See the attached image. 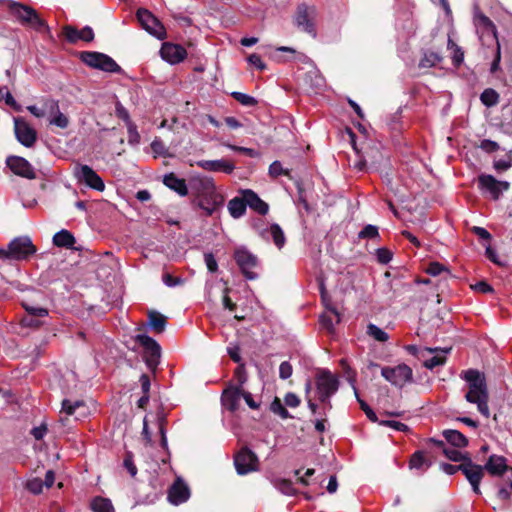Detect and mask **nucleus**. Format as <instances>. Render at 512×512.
Masks as SVG:
<instances>
[{"instance_id":"59","label":"nucleus","mask_w":512,"mask_h":512,"mask_svg":"<svg viewBox=\"0 0 512 512\" xmlns=\"http://www.w3.org/2000/svg\"><path fill=\"white\" fill-rule=\"evenodd\" d=\"M319 322L321 327L326 329L329 333H332L334 331V322L331 315H321L319 318Z\"/></svg>"},{"instance_id":"27","label":"nucleus","mask_w":512,"mask_h":512,"mask_svg":"<svg viewBox=\"0 0 512 512\" xmlns=\"http://www.w3.org/2000/svg\"><path fill=\"white\" fill-rule=\"evenodd\" d=\"M451 350H452L451 347H449V348H439V347L425 348L426 352L434 353L436 355H434L430 359L425 360L423 363V366L427 369L432 370L433 368H435L437 366L444 365L447 361L445 354H448Z\"/></svg>"},{"instance_id":"6","label":"nucleus","mask_w":512,"mask_h":512,"mask_svg":"<svg viewBox=\"0 0 512 512\" xmlns=\"http://www.w3.org/2000/svg\"><path fill=\"white\" fill-rule=\"evenodd\" d=\"M135 341L139 343L143 349V358L147 367L155 371L160 363L161 347L152 337L146 334H137L134 337Z\"/></svg>"},{"instance_id":"29","label":"nucleus","mask_w":512,"mask_h":512,"mask_svg":"<svg viewBox=\"0 0 512 512\" xmlns=\"http://www.w3.org/2000/svg\"><path fill=\"white\" fill-rule=\"evenodd\" d=\"M426 451L417 450L415 451L409 459V468L411 470L415 469L420 472L426 471L432 465V461L430 458L426 456Z\"/></svg>"},{"instance_id":"11","label":"nucleus","mask_w":512,"mask_h":512,"mask_svg":"<svg viewBox=\"0 0 512 512\" xmlns=\"http://www.w3.org/2000/svg\"><path fill=\"white\" fill-rule=\"evenodd\" d=\"M234 465L239 475H246L259 470V459L248 447H243L234 456Z\"/></svg>"},{"instance_id":"41","label":"nucleus","mask_w":512,"mask_h":512,"mask_svg":"<svg viewBox=\"0 0 512 512\" xmlns=\"http://www.w3.org/2000/svg\"><path fill=\"white\" fill-rule=\"evenodd\" d=\"M275 487L283 494L292 496L296 494L293 482L289 479H278L274 482Z\"/></svg>"},{"instance_id":"62","label":"nucleus","mask_w":512,"mask_h":512,"mask_svg":"<svg viewBox=\"0 0 512 512\" xmlns=\"http://www.w3.org/2000/svg\"><path fill=\"white\" fill-rule=\"evenodd\" d=\"M205 263L207 266V269L211 273H215L218 270V264L217 261L212 253H205L204 254Z\"/></svg>"},{"instance_id":"60","label":"nucleus","mask_w":512,"mask_h":512,"mask_svg":"<svg viewBox=\"0 0 512 512\" xmlns=\"http://www.w3.org/2000/svg\"><path fill=\"white\" fill-rule=\"evenodd\" d=\"M285 405L291 408H296L300 405V398L293 392H288L284 397Z\"/></svg>"},{"instance_id":"31","label":"nucleus","mask_w":512,"mask_h":512,"mask_svg":"<svg viewBox=\"0 0 512 512\" xmlns=\"http://www.w3.org/2000/svg\"><path fill=\"white\" fill-rule=\"evenodd\" d=\"M75 243L74 235L66 229L60 230L53 236V244L57 247L71 249Z\"/></svg>"},{"instance_id":"12","label":"nucleus","mask_w":512,"mask_h":512,"mask_svg":"<svg viewBox=\"0 0 512 512\" xmlns=\"http://www.w3.org/2000/svg\"><path fill=\"white\" fill-rule=\"evenodd\" d=\"M210 196H204L199 199H192V206L202 210V215L205 217L212 216L224 204V196L219 192H213Z\"/></svg>"},{"instance_id":"20","label":"nucleus","mask_w":512,"mask_h":512,"mask_svg":"<svg viewBox=\"0 0 512 512\" xmlns=\"http://www.w3.org/2000/svg\"><path fill=\"white\" fill-rule=\"evenodd\" d=\"M241 387H235L233 384H229L225 388L221 395L222 405L230 412H235L239 408V401L241 398Z\"/></svg>"},{"instance_id":"32","label":"nucleus","mask_w":512,"mask_h":512,"mask_svg":"<svg viewBox=\"0 0 512 512\" xmlns=\"http://www.w3.org/2000/svg\"><path fill=\"white\" fill-rule=\"evenodd\" d=\"M246 208L247 202L244 196L242 198L234 197L228 202V211L230 215L235 219L243 216L246 212Z\"/></svg>"},{"instance_id":"15","label":"nucleus","mask_w":512,"mask_h":512,"mask_svg":"<svg viewBox=\"0 0 512 512\" xmlns=\"http://www.w3.org/2000/svg\"><path fill=\"white\" fill-rule=\"evenodd\" d=\"M14 131L17 140L25 147H32L37 140V132L23 118H14Z\"/></svg>"},{"instance_id":"56","label":"nucleus","mask_w":512,"mask_h":512,"mask_svg":"<svg viewBox=\"0 0 512 512\" xmlns=\"http://www.w3.org/2000/svg\"><path fill=\"white\" fill-rule=\"evenodd\" d=\"M43 481L39 478H34L26 483V488L33 494H39L43 489Z\"/></svg>"},{"instance_id":"14","label":"nucleus","mask_w":512,"mask_h":512,"mask_svg":"<svg viewBox=\"0 0 512 512\" xmlns=\"http://www.w3.org/2000/svg\"><path fill=\"white\" fill-rule=\"evenodd\" d=\"M188 185L193 199L210 196L209 194L217 191L214 180L204 175L192 176L188 181Z\"/></svg>"},{"instance_id":"33","label":"nucleus","mask_w":512,"mask_h":512,"mask_svg":"<svg viewBox=\"0 0 512 512\" xmlns=\"http://www.w3.org/2000/svg\"><path fill=\"white\" fill-rule=\"evenodd\" d=\"M266 232L270 233L272 240L278 249H281L285 245L286 237L282 228L277 223L272 224L269 230L264 229L260 231V235L265 238Z\"/></svg>"},{"instance_id":"38","label":"nucleus","mask_w":512,"mask_h":512,"mask_svg":"<svg viewBox=\"0 0 512 512\" xmlns=\"http://www.w3.org/2000/svg\"><path fill=\"white\" fill-rule=\"evenodd\" d=\"M480 100L486 107H493L499 102V94L494 89L487 88L481 93Z\"/></svg>"},{"instance_id":"43","label":"nucleus","mask_w":512,"mask_h":512,"mask_svg":"<svg viewBox=\"0 0 512 512\" xmlns=\"http://www.w3.org/2000/svg\"><path fill=\"white\" fill-rule=\"evenodd\" d=\"M79 408H85V403L82 400H76L74 402L64 399L62 401V411L67 415L72 416L76 413V410Z\"/></svg>"},{"instance_id":"24","label":"nucleus","mask_w":512,"mask_h":512,"mask_svg":"<svg viewBox=\"0 0 512 512\" xmlns=\"http://www.w3.org/2000/svg\"><path fill=\"white\" fill-rule=\"evenodd\" d=\"M162 182L166 187L176 192L181 197H185L189 193V185L186 183V180L179 178L173 172L165 174Z\"/></svg>"},{"instance_id":"61","label":"nucleus","mask_w":512,"mask_h":512,"mask_svg":"<svg viewBox=\"0 0 512 512\" xmlns=\"http://www.w3.org/2000/svg\"><path fill=\"white\" fill-rule=\"evenodd\" d=\"M293 372L292 365L288 361H284L279 367V376L281 379H288Z\"/></svg>"},{"instance_id":"8","label":"nucleus","mask_w":512,"mask_h":512,"mask_svg":"<svg viewBox=\"0 0 512 512\" xmlns=\"http://www.w3.org/2000/svg\"><path fill=\"white\" fill-rule=\"evenodd\" d=\"M233 258L247 280H255L258 278V274L252 271V269L256 268L259 264V259L256 255L245 247H240L235 249Z\"/></svg>"},{"instance_id":"49","label":"nucleus","mask_w":512,"mask_h":512,"mask_svg":"<svg viewBox=\"0 0 512 512\" xmlns=\"http://www.w3.org/2000/svg\"><path fill=\"white\" fill-rule=\"evenodd\" d=\"M340 366L348 380V382L351 384L352 388L354 389L355 386V382H356V371L353 370L349 364H348V361L346 359H341L340 360Z\"/></svg>"},{"instance_id":"42","label":"nucleus","mask_w":512,"mask_h":512,"mask_svg":"<svg viewBox=\"0 0 512 512\" xmlns=\"http://www.w3.org/2000/svg\"><path fill=\"white\" fill-rule=\"evenodd\" d=\"M367 334L379 342H386L389 339V335L384 330L372 323L367 326Z\"/></svg>"},{"instance_id":"5","label":"nucleus","mask_w":512,"mask_h":512,"mask_svg":"<svg viewBox=\"0 0 512 512\" xmlns=\"http://www.w3.org/2000/svg\"><path fill=\"white\" fill-rule=\"evenodd\" d=\"M79 58L89 67L105 72L119 73L122 70L113 58L101 52L82 51L79 54Z\"/></svg>"},{"instance_id":"23","label":"nucleus","mask_w":512,"mask_h":512,"mask_svg":"<svg viewBox=\"0 0 512 512\" xmlns=\"http://www.w3.org/2000/svg\"><path fill=\"white\" fill-rule=\"evenodd\" d=\"M317 392L333 395L337 392L339 382L329 371H323L316 380Z\"/></svg>"},{"instance_id":"45","label":"nucleus","mask_w":512,"mask_h":512,"mask_svg":"<svg viewBox=\"0 0 512 512\" xmlns=\"http://www.w3.org/2000/svg\"><path fill=\"white\" fill-rule=\"evenodd\" d=\"M62 32L66 40L71 44H75L77 41L81 40L80 30L72 25H65L62 28Z\"/></svg>"},{"instance_id":"16","label":"nucleus","mask_w":512,"mask_h":512,"mask_svg":"<svg viewBox=\"0 0 512 512\" xmlns=\"http://www.w3.org/2000/svg\"><path fill=\"white\" fill-rule=\"evenodd\" d=\"M6 164L9 167V169L14 174H16L18 176H21V177L27 178V179H35L36 178V173L34 171V168L29 163V161L23 157L9 156L6 159Z\"/></svg>"},{"instance_id":"48","label":"nucleus","mask_w":512,"mask_h":512,"mask_svg":"<svg viewBox=\"0 0 512 512\" xmlns=\"http://www.w3.org/2000/svg\"><path fill=\"white\" fill-rule=\"evenodd\" d=\"M231 96L240 104L246 107H253L258 103V101L254 97L242 92H233Z\"/></svg>"},{"instance_id":"3","label":"nucleus","mask_w":512,"mask_h":512,"mask_svg":"<svg viewBox=\"0 0 512 512\" xmlns=\"http://www.w3.org/2000/svg\"><path fill=\"white\" fill-rule=\"evenodd\" d=\"M9 10L23 25H29L37 31H49L46 21L40 18L34 8L17 2H11Z\"/></svg>"},{"instance_id":"52","label":"nucleus","mask_w":512,"mask_h":512,"mask_svg":"<svg viewBox=\"0 0 512 512\" xmlns=\"http://www.w3.org/2000/svg\"><path fill=\"white\" fill-rule=\"evenodd\" d=\"M123 464L132 477H134L137 474V467L134 464L132 452H126Z\"/></svg>"},{"instance_id":"39","label":"nucleus","mask_w":512,"mask_h":512,"mask_svg":"<svg viewBox=\"0 0 512 512\" xmlns=\"http://www.w3.org/2000/svg\"><path fill=\"white\" fill-rule=\"evenodd\" d=\"M443 454L453 462H467V459H470L469 453H462L456 449L444 447Z\"/></svg>"},{"instance_id":"44","label":"nucleus","mask_w":512,"mask_h":512,"mask_svg":"<svg viewBox=\"0 0 512 512\" xmlns=\"http://www.w3.org/2000/svg\"><path fill=\"white\" fill-rule=\"evenodd\" d=\"M4 100L6 105L13 108L15 111L20 112L22 110L21 105H19L12 94L8 91L7 87H0V101Z\"/></svg>"},{"instance_id":"35","label":"nucleus","mask_w":512,"mask_h":512,"mask_svg":"<svg viewBox=\"0 0 512 512\" xmlns=\"http://www.w3.org/2000/svg\"><path fill=\"white\" fill-rule=\"evenodd\" d=\"M90 507L93 512H115L112 502L101 496L95 497L92 500Z\"/></svg>"},{"instance_id":"63","label":"nucleus","mask_w":512,"mask_h":512,"mask_svg":"<svg viewBox=\"0 0 512 512\" xmlns=\"http://www.w3.org/2000/svg\"><path fill=\"white\" fill-rule=\"evenodd\" d=\"M162 280L168 287H175L183 283V280L180 277H174L173 275L167 272L163 274Z\"/></svg>"},{"instance_id":"21","label":"nucleus","mask_w":512,"mask_h":512,"mask_svg":"<svg viewBox=\"0 0 512 512\" xmlns=\"http://www.w3.org/2000/svg\"><path fill=\"white\" fill-rule=\"evenodd\" d=\"M190 497V490L187 484L177 479L168 491V499L174 505H179L186 502Z\"/></svg>"},{"instance_id":"1","label":"nucleus","mask_w":512,"mask_h":512,"mask_svg":"<svg viewBox=\"0 0 512 512\" xmlns=\"http://www.w3.org/2000/svg\"><path fill=\"white\" fill-rule=\"evenodd\" d=\"M473 22L477 30L481 32V40H484V37L487 36L491 37L496 43L495 55L490 67V72L494 74L500 70L501 61V46L498 39L497 28L492 20L487 17L478 6L474 7Z\"/></svg>"},{"instance_id":"10","label":"nucleus","mask_w":512,"mask_h":512,"mask_svg":"<svg viewBox=\"0 0 512 512\" xmlns=\"http://www.w3.org/2000/svg\"><path fill=\"white\" fill-rule=\"evenodd\" d=\"M381 375L385 380L399 388L413 380V371L406 364H399L395 367L385 366L381 369Z\"/></svg>"},{"instance_id":"64","label":"nucleus","mask_w":512,"mask_h":512,"mask_svg":"<svg viewBox=\"0 0 512 512\" xmlns=\"http://www.w3.org/2000/svg\"><path fill=\"white\" fill-rule=\"evenodd\" d=\"M446 270V268L440 264L439 262H431L427 269H426V272L429 274V275H432V276H438L441 274L442 271Z\"/></svg>"},{"instance_id":"18","label":"nucleus","mask_w":512,"mask_h":512,"mask_svg":"<svg viewBox=\"0 0 512 512\" xmlns=\"http://www.w3.org/2000/svg\"><path fill=\"white\" fill-rule=\"evenodd\" d=\"M77 177L80 182L94 190L103 191L105 189L102 178L88 165L80 166Z\"/></svg>"},{"instance_id":"36","label":"nucleus","mask_w":512,"mask_h":512,"mask_svg":"<svg viewBox=\"0 0 512 512\" xmlns=\"http://www.w3.org/2000/svg\"><path fill=\"white\" fill-rule=\"evenodd\" d=\"M443 60L442 55L434 51H427L424 53L423 57L419 62V67L421 68H431L436 66Z\"/></svg>"},{"instance_id":"58","label":"nucleus","mask_w":512,"mask_h":512,"mask_svg":"<svg viewBox=\"0 0 512 512\" xmlns=\"http://www.w3.org/2000/svg\"><path fill=\"white\" fill-rule=\"evenodd\" d=\"M479 148H481L486 153H493L499 149V144L490 139H484L480 142Z\"/></svg>"},{"instance_id":"22","label":"nucleus","mask_w":512,"mask_h":512,"mask_svg":"<svg viewBox=\"0 0 512 512\" xmlns=\"http://www.w3.org/2000/svg\"><path fill=\"white\" fill-rule=\"evenodd\" d=\"M44 106L52 116L49 120L51 125H55L61 129H66L69 126V118L60 111L59 102L57 100L49 99L45 101Z\"/></svg>"},{"instance_id":"50","label":"nucleus","mask_w":512,"mask_h":512,"mask_svg":"<svg viewBox=\"0 0 512 512\" xmlns=\"http://www.w3.org/2000/svg\"><path fill=\"white\" fill-rule=\"evenodd\" d=\"M360 239H375L379 238L378 228L374 225H366L358 234Z\"/></svg>"},{"instance_id":"46","label":"nucleus","mask_w":512,"mask_h":512,"mask_svg":"<svg viewBox=\"0 0 512 512\" xmlns=\"http://www.w3.org/2000/svg\"><path fill=\"white\" fill-rule=\"evenodd\" d=\"M354 394L355 397L360 405L361 410L366 414L367 418L371 420L372 422H377L378 418L376 413L370 408V406L360 398L358 390L356 387H354Z\"/></svg>"},{"instance_id":"13","label":"nucleus","mask_w":512,"mask_h":512,"mask_svg":"<svg viewBox=\"0 0 512 512\" xmlns=\"http://www.w3.org/2000/svg\"><path fill=\"white\" fill-rule=\"evenodd\" d=\"M478 187L480 190L488 192L491 198L497 201L503 191L509 190L510 183L499 181L492 175L482 174L478 177Z\"/></svg>"},{"instance_id":"19","label":"nucleus","mask_w":512,"mask_h":512,"mask_svg":"<svg viewBox=\"0 0 512 512\" xmlns=\"http://www.w3.org/2000/svg\"><path fill=\"white\" fill-rule=\"evenodd\" d=\"M160 55L162 59L169 62L170 64H177L186 58L187 51L183 46L179 44L165 42L161 46Z\"/></svg>"},{"instance_id":"53","label":"nucleus","mask_w":512,"mask_h":512,"mask_svg":"<svg viewBox=\"0 0 512 512\" xmlns=\"http://www.w3.org/2000/svg\"><path fill=\"white\" fill-rule=\"evenodd\" d=\"M377 260L381 264H387L392 260V252L387 248H378L376 250Z\"/></svg>"},{"instance_id":"17","label":"nucleus","mask_w":512,"mask_h":512,"mask_svg":"<svg viewBox=\"0 0 512 512\" xmlns=\"http://www.w3.org/2000/svg\"><path fill=\"white\" fill-rule=\"evenodd\" d=\"M461 472L465 475L467 480L472 486L473 491L476 494H480V482L484 476V468L481 465L473 463L472 459H467V462L463 463Z\"/></svg>"},{"instance_id":"4","label":"nucleus","mask_w":512,"mask_h":512,"mask_svg":"<svg viewBox=\"0 0 512 512\" xmlns=\"http://www.w3.org/2000/svg\"><path fill=\"white\" fill-rule=\"evenodd\" d=\"M461 377L468 383L469 390L465 395L467 402H474L489 395L485 375L480 371L468 369L462 372Z\"/></svg>"},{"instance_id":"26","label":"nucleus","mask_w":512,"mask_h":512,"mask_svg":"<svg viewBox=\"0 0 512 512\" xmlns=\"http://www.w3.org/2000/svg\"><path fill=\"white\" fill-rule=\"evenodd\" d=\"M483 468L493 476H501L507 470L512 471V468L506 463V458L498 455H491Z\"/></svg>"},{"instance_id":"47","label":"nucleus","mask_w":512,"mask_h":512,"mask_svg":"<svg viewBox=\"0 0 512 512\" xmlns=\"http://www.w3.org/2000/svg\"><path fill=\"white\" fill-rule=\"evenodd\" d=\"M233 377L237 381V385H234V386L243 388L244 384L247 382V379H248V375H247V371H246L244 363H240L235 368Z\"/></svg>"},{"instance_id":"57","label":"nucleus","mask_w":512,"mask_h":512,"mask_svg":"<svg viewBox=\"0 0 512 512\" xmlns=\"http://www.w3.org/2000/svg\"><path fill=\"white\" fill-rule=\"evenodd\" d=\"M24 309L30 316L35 317H45L48 315V310L42 307H33L27 304H24Z\"/></svg>"},{"instance_id":"34","label":"nucleus","mask_w":512,"mask_h":512,"mask_svg":"<svg viewBox=\"0 0 512 512\" xmlns=\"http://www.w3.org/2000/svg\"><path fill=\"white\" fill-rule=\"evenodd\" d=\"M149 325L156 333H162L167 324V318L157 311L148 313Z\"/></svg>"},{"instance_id":"9","label":"nucleus","mask_w":512,"mask_h":512,"mask_svg":"<svg viewBox=\"0 0 512 512\" xmlns=\"http://www.w3.org/2000/svg\"><path fill=\"white\" fill-rule=\"evenodd\" d=\"M136 17L141 27L152 36L159 40H164L167 37L164 25L148 9L139 8L136 12Z\"/></svg>"},{"instance_id":"2","label":"nucleus","mask_w":512,"mask_h":512,"mask_svg":"<svg viewBox=\"0 0 512 512\" xmlns=\"http://www.w3.org/2000/svg\"><path fill=\"white\" fill-rule=\"evenodd\" d=\"M317 8L314 5L300 3L293 15L294 25L301 31L316 37Z\"/></svg>"},{"instance_id":"40","label":"nucleus","mask_w":512,"mask_h":512,"mask_svg":"<svg viewBox=\"0 0 512 512\" xmlns=\"http://www.w3.org/2000/svg\"><path fill=\"white\" fill-rule=\"evenodd\" d=\"M270 410L274 414L278 415L281 419H289L292 418V415L289 411L283 406L280 398L275 397L270 404Z\"/></svg>"},{"instance_id":"55","label":"nucleus","mask_w":512,"mask_h":512,"mask_svg":"<svg viewBox=\"0 0 512 512\" xmlns=\"http://www.w3.org/2000/svg\"><path fill=\"white\" fill-rule=\"evenodd\" d=\"M489 395L486 397H481L479 400L472 402L473 404H477L478 411L485 417H489V407H488Z\"/></svg>"},{"instance_id":"7","label":"nucleus","mask_w":512,"mask_h":512,"mask_svg":"<svg viewBox=\"0 0 512 512\" xmlns=\"http://www.w3.org/2000/svg\"><path fill=\"white\" fill-rule=\"evenodd\" d=\"M8 247L10 260L15 261L28 260L37 252V248L29 236L15 237L9 242Z\"/></svg>"},{"instance_id":"25","label":"nucleus","mask_w":512,"mask_h":512,"mask_svg":"<svg viewBox=\"0 0 512 512\" xmlns=\"http://www.w3.org/2000/svg\"><path fill=\"white\" fill-rule=\"evenodd\" d=\"M197 165L206 171L224 172L226 174H231L235 169V165L225 159L201 160L197 162Z\"/></svg>"},{"instance_id":"51","label":"nucleus","mask_w":512,"mask_h":512,"mask_svg":"<svg viewBox=\"0 0 512 512\" xmlns=\"http://www.w3.org/2000/svg\"><path fill=\"white\" fill-rule=\"evenodd\" d=\"M269 174L272 177H278L280 175L289 176L290 171L288 169H284L279 161H274L269 166Z\"/></svg>"},{"instance_id":"28","label":"nucleus","mask_w":512,"mask_h":512,"mask_svg":"<svg viewBox=\"0 0 512 512\" xmlns=\"http://www.w3.org/2000/svg\"><path fill=\"white\" fill-rule=\"evenodd\" d=\"M242 195L246 198L247 206H249L252 210L256 211L260 215H266L268 213V204L263 201L253 190L246 189L242 192Z\"/></svg>"},{"instance_id":"30","label":"nucleus","mask_w":512,"mask_h":512,"mask_svg":"<svg viewBox=\"0 0 512 512\" xmlns=\"http://www.w3.org/2000/svg\"><path fill=\"white\" fill-rule=\"evenodd\" d=\"M445 440L456 448H464L468 446V438L458 430L446 429L442 432Z\"/></svg>"},{"instance_id":"37","label":"nucleus","mask_w":512,"mask_h":512,"mask_svg":"<svg viewBox=\"0 0 512 512\" xmlns=\"http://www.w3.org/2000/svg\"><path fill=\"white\" fill-rule=\"evenodd\" d=\"M447 47L448 49L453 50V56H452V63L453 65L458 68L463 63L464 60V51L463 49L458 46L452 38L449 36L447 41Z\"/></svg>"},{"instance_id":"54","label":"nucleus","mask_w":512,"mask_h":512,"mask_svg":"<svg viewBox=\"0 0 512 512\" xmlns=\"http://www.w3.org/2000/svg\"><path fill=\"white\" fill-rule=\"evenodd\" d=\"M115 114L119 119L123 120L126 124L132 122L128 110L119 101L115 105Z\"/></svg>"}]
</instances>
